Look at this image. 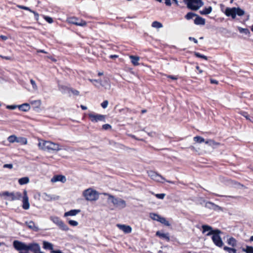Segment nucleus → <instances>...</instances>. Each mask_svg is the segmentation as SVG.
Returning <instances> with one entry per match:
<instances>
[{
    "mask_svg": "<svg viewBox=\"0 0 253 253\" xmlns=\"http://www.w3.org/2000/svg\"><path fill=\"white\" fill-rule=\"evenodd\" d=\"M13 246L15 249L18 251H37L39 249V245L37 243H30L27 245L18 240L13 241Z\"/></svg>",
    "mask_w": 253,
    "mask_h": 253,
    "instance_id": "nucleus-1",
    "label": "nucleus"
},
{
    "mask_svg": "<svg viewBox=\"0 0 253 253\" xmlns=\"http://www.w3.org/2000/svg\"><path fill=\"white\" fill-rule=\"evenodd\" d=\"M40 149L47 151H58L61 149L58 143H55L50 141L40 140L38 143Z\"/></svg>",
    "mask_w": 253,
    "mask_h": 253,
    "instance_id": "nucleus-2",
    "label": "nucleus"
},
{
    "mask_svg": "<svg viewBox=\"0 0 253 253\" xmlns=\"http://www.w3.org/2000/svg\"><path fill=\"white\" fill-rule=\"evenodd\" d=\"M103 194L108 196V200L111 201L115 207L120 209L126 207V203L125 200L121 198H116L114 196L107 193H104Z\"/></svg>",
    "mask_w": 253,
    "mask_h": 253,
    "instance_id": "nucleus-3",
    "label": "nucleus"
},
{
    "mask_svg": "<svg viewBox=\"0 0 253 253\" xmlns=\"http://www.w3.org/2000/svg\"><path fill=\"white\" fill-rule=\"evenodd\" d=\"M221 233V232L218 230L216 229L214 230V231H212L211 232H208L207 234V236H211L212 235L211 237L212 240L214 244L218 247H222L223 245V243L221 240V237L219 236V234Z\"/></svg>",
    "mask_w": 253,
    "mask_h": 253,
    "instance_id": "nucleus-4",
    "label": "nucleus"
},
{
    "mask_svg": "<svg viewBox=\"0 0 253 253\" xmlns=\"http://www.w3.org/2000/svg\"><path fill=\"white\" fill-rule=\"evenodd\" d=\"M83 196L87 201H95L98 198V194L95 190L88 188L83 192Z\"/></svg>",
    "mask_w": 253,
    "mask_h": 253,
    "instance_id": "nucleus-5",
    "label": "nucleus"
},
{
    "mask_svg": "<svg viewBox=\"0 0 253 253\" xmlns=\"http://www.w3.org/2000/svg\"><path fill=\"white\" fill-rule=\"evenodd\" d=\"M2 195L6 197L7 200L9 201L19 200L22 197V194L19 192H9L5 191L2 193Z\"/></svg>",
    "mask_w": 253,
    "mask_h": 253,
    "instance_id": "nucleus-6",
    "label": "nucleus"
},
{
    "mask_svg": "<svg viewBox=\"0 0 253 253\" xmlns=\"http://www.w3.org/2000/svg\"><path fill=\"white\" fill-rule=\"evenodd\" d=\"M88 116L90 120L92 123H97L98 122H105L106 116L104 115L97 114L94 112L89 113Z\"/></svg>",
    "mask_w": 253,
    "mask_h": 253,
    "instance_id": "nucleus-7",
    "label": "nucleus"
},
{
    "mask_svg": "<svg viewBox=\"0 0 253 253\" xmlns=\"http://www.w3.org/2000/svg\"><path fill=\"white\" fill-rule=\"evenodd\" d=\"M187 6L189 9L193 10H198L203 5L202 0H190L189 2H186Z\"/></svg>",
    "mask_w": 253,
    "mask_h": 253,
    "instance_id": "nucleus-8",
    "label": "nucleus"
},
{
    "mask_svg": "<svg viewBox=\"0 0 253 253\" xmlns=\"http://www.w3.org/2000/svg\"><path fill=\"white\" fill-rule=\"evenodd\" d=\"M50 220L55 224H56L60 229L63 231H68L69 228L64 222L57 216H51Z\"/></svg>",
    "mask_w": 253,
    "mask_h": 253,
    "instance_id": "nucleus-9",
    "label": "nucleus"
},
{
    "mask_svg": "<svg viewBox=\"0 0 253 253\" xmlns=\"http://www.w3.org/2000/svg\"><path fill=\"white\" fill-rule=\"evenodd\" d=\"M68 23L74 24L77 26L84 27L86 25V22L83 20H80L76 17H69L67 19Z\"/></svg>",
    "mask_w": 253,
    "mask_h": 253,
    "instance_id": "nucleus-10",
    "label": "nucleus"
},
{
    "mask_svg": "<svg viewBox=\"0 0 253 253\" xmlns=\"http://www.w3.org/2000/svg\"><path fill=\"white\" fill-rule=\"evenodd\" d=\"M22 198V208L24 210H28L30 208V204L29 202V198L27 195V192L26 190L23 191V195Z\"/></svg>",
    "mask_w": 253,
    "mask_h": 253,
    "instance_id": "nucleus-11",
    "label": "nucleus"
},
{
    "mask_svg": "<svg viewBox=\"0 0 253 253\" xmlns=\"http://www.w3.org/2000/svg\"><path fill=\"white\" fill-rule=\"evenodd\" d=\"M41 197H42V198L43 200H44L45 201H47V202L57 200L59 198V197L58 196H56L55 195L48 194L46 193H43L42 194Z\"/></svg>",
    "mask_w": 253,
    "mask_h": 253,
    "instance_id": "nucleus-12",
    "label": "nucleus"
},
{
    "mask_svg": "<svg viewBox=\"0 0 253 253\" xmlns=\"http://www.w3.org/2000/svg\"><path fill=\"white\" fill-rule=\"evenodd\" d=\"M148 175L153 180L163 182L161 180H165V178H164L162 176L159 174L157 172L154 171H149L148 172Z\"/></svg>",
    "mask_w": 253,
    "mask_h": 253,
    "instance_id": "nucleus-13",
    "label": "nucleus"
},
{
    "mask_svg": "<svg viewBox=\"0 0 253 253\" xmlns=\"http://www.w3.org/2000/svg\"><path fill=\"white\" fill-rule=\"evenodd\" d=\"M235 7L229 8L227 7L224 12L225 14L228 16H231L232 19H235L236 18V13H235Z\"/></svg>",
    "mask_w": 253,
    "mask_h": 253,
    "instance_id": "nucleus-14",
    "label": "nucleus"
},
{
    "mask_svg": "<svg viewBox=\"0 0 253 253\" xmlns=\"http://www.w3.org/2000/svg\"><path fill=\"white\" fill-rule=\"evenodd\" d=\"M51 182H55L57 181H60L62 183H64L66 181V179L65 176L62 175H54L51 179Z\"/></svg>",
    "mask_w": 253,
    "mask_h": 253,
    "instance_id": "nucleus-15",
    "label": "nucleus"
},
{
    "mask_svg": "<svg viewBox=\"0 0 253 253\" xmlns=\"http://www.w3.org/2000/svg\"><path fill=\"white\" fill-rule=\"evenodd\" d=\"M25 224L29 229H32L34 231L37 232L39 230V227L36 226L35 223L33 221H26L25 222Z\"/></svg>",
    "mask_w": 253,
    "mask_h": 253,
    "instance_id": "nucleus-16",
    "label": "nucleus"
},
{
    "mask_svg": "<svg viewBox=\"0 0 253 253\" xmlns=\"http://www.w3.org/2000/svg\"><path fill=\"white\" fill-rule=\"evenodd\" d=\"M206 207L215 211H218L221 209L220 207L211 202H208L206 203Z\"/></svg>",
    "mask_w": 253,
    "mask_h": 253,
    "instance_id": "nucleus-17",
    "label": "nucleus"
},
{
    "mask_svg": "<svg viewBox=\"0 0 253 253\" xmlns=\"http://www.w3.org/2000/svg\"><path fill=\"white\" fill-rule=\"evenodd\" d=\"M156 235L160 238L164 239L168 242L170 240L169 233H164L158 231L156 232Z\"/></svg>",
    "mask_w": 253,
    "mask_h": 253,
    "instance_id": "nucleus-18",
    "label": "nucleus"
},
{
    "mask_svg": "<svg viewBox=\"0 0 253 253\" xmlns=\"http://www.w3.org/2000/svg\"><path fill=\"white\" fill-rule=\"evenodd\" d=\"M81 212L80 210H72L64 213V216H75Z\"/></svg>",
    "mask_w": 253,
    "mask_h": 253,
    "instance_id": "nucleus-19",
    "label": "nucleus"
},
{
    "mask_svg": "<svg viewBox=\"0 0 253 253\" xmlns=\"http://www.w3.org/2000/svg\"><path fill=\"white\" fill-rule=\"evenodd\" d=\"M18 108L20 111L27 112L30 109V106L28 103H24L18 105Z\"/></svg>",
    "mask_w": 253,
    "mask_h": 253,
    "instance_id": "nucleus-20",
    "label": "nucleus"
},
{
    "mask_svg": "<svg viewBox=\"0 0 253 253\" xmlns=\"http://www.w3.org/2000/svg\"><path fill=\"white\" fill-rule=\"evenodd\" d=\"M196 18L194 20V23L196 25H204L205 24V20L201 17L196 16Z\"/></svg>",
    "mask_w": 253,
    "mask_h": 253,
    "instance_id": "nucleus-21",
    "label": "nucleus"
},
{
    "mask_svg": "<svg viewBox=\"0 0 253 253\" xmlns=\"http://www.w3.org/2000/svg\"><path fill=\"white\" fill-rule=\"evenodd\" d=\"M129 58L131 59V62L134 66H137L139 64L138 61L139 60V57L138 56L130 55Z\"/></svg>",
    "mask_w": 253,
    "mask_h": 253,
    "instance_id": "nucleus-22",
    "label": "nucleus"
},
{
    "mask_svg": "<svg viewBox=\"0 0 253 253\" xmlns=\"http://www.w3.org/2000/svg\"><path fill=\"white\" fill-rule=\"evenodd\" d=\"M118 226L125 233H129L131 231V228L129 226L125 225H119Z\"/></svg>",
    "mask_w": 253,
    "mask_h": 253,
    "instance_id": "nucleus-23",
    "label": "nucleus"
},
{
    "mask_svg": "<svg viewBox=\"0 0 253 253\" xmlns=\"http://www.w3.org/2000/svg\"><path fill=\"white\" fill-rule=\"evenodd\" d=\"M43 248L45 250H53V245L47 241H43Z\"/></svg>",
    "mask_w": 253,
    "mask_h": 253,
    "instance_id": "nucleus-24",
    "label": "nucleus"
},
{
    "mask_svg": "<svg viewBox=\"0 0 253 253\" xmlns=\"http://www.w3.org/2000/svg\"><path fill=\"white\" fill-rule=\"evenodd\" d=\"M227 242L229 245L233 247L237 245V240L232 237L228 239Z\"/></svg>",
    "mask_w": 253,
    "mask_h": 253,
    "instance_id": "nucleus-25",
    "label": "nucleus"
},
{
    "mask_svg": "<svg viewBox=\"0 0 253 253\" xmlns=\"http://www.w3.org/2000/svg\"><path fill=\"white\" fill-rule=\"evenodd\" d=\"M212 11V7L211 6H209L208 7H205L202 10L200 11V13L202 15H207L210 14Z\"/></svg>",
    "mask_w": 253,
    "mask_h": 253,
    "instance_id": "nucleus-26",
    "label": "nucleus"
},
{
    "mask_svg": "<svg viewBox=\"0 0 253 253\" xmlns=\"http://www.w3.org/2000/svg\"><path fill=\"white\" fill-rule=\"evenodd\" d=\"M202 228L203 229V233H205L207 231H209V232L214 231V230H213L211 226L208 225H203Z\"/></svg>",
    "mask_w": 253,
    "mask_h": 253,
    "instance_id": "nucleus-27",
    "label": "nucleus"
},
{
    "mask_svg": "<svg viewBox=\"0 0 253 253\" xmlns=\"http://www.w3.org/2000/svg\"><path fill=\"white\" fill-rule=\"evenodd\" d=\"M29 182V178L28 177H24L18 180V182L20 185L27 184Z\"/></svg>",
    "mask_w": 253,
    "mask_h": 253,
    "instance_id": "nucleus-28",
    "label": "nucleus"
},
{
    "mask_svg": "<svg viewBox=\"0 0 253 253\" xmlns=\"http://www.w3.org/2000/svg\"><path fill=\"white\" fill-rule=\"evenodd\" d=\"M16 142L22 145L26 144L27 143V139L25 137H19L17 138Z\"/></svg>",
    "mask_w": 253,
    "mask_h": 253,
    "instance_id": "nucleus-29",
    "label": "nucleus"
},
{
    "mask_svg": "<svg viewBox=\"0 0 253 253\" xmlns=\"http://www.w3.org/2000/svg\"><path fill=\"white\" fill-rule=\"evenodd\" d=\"M242 251L246 253H253V247L247 246L246 248H242Z\"/></svg>",
    "mask_w": 253,
    "mask_h": 253,
    "instance_id": "nucleus-30",
    "label": "nucleus"
},
{
    "mask_svg": "<svg viewBox=\"0 0 253 253\" xmlns=\"http://www.w3.org/2000/svg\"><path fill=\"white\" fill-rule=\"evenodd\" d=\"M236 15H237L239 16H242L245 14L244 10L241 9L240 7H235Z\"/></svg>",
    "mask_w": 253,
    "mask_h": 253,
    "instance_id": "nucleus-31",
    "label": "nucleus"
},
{
    "mask_svg": "<svg viewBox=\"0 0 253 253\" xmlns=\"http://www.w3.org/2000/svg\"><path fill=\"white\" fill-rule=\"evenodd\" d=\"M238 30L240 33H244L245 35H249V36L250 35V32L248 29L243 28L239 27Z\"/></svg>",
    "mask_w": 253,
    "mask_h": 253,
    "instance_id": "nucleus-32",
    "label": "nucleus"
},
{
    "mask_svg": "<svg viewBox=\"0 0 253 253\" xmlns=\"http://www.w3.org/2000/svg\"><path fill=\"white\" fill-rule=\"evenodd\" d=\"M223 250L228 253H236L237 250L234 248H232L230 247H228L227 246H224L223 247Z\"/></svg>",
    "mask_w": 253,
    "mask_h": 253,
    "instance_id": "nucleus-33",
    "label": "nucleus"
},
{
    "mask_svg": "<svg viewBox=\"0 0 253 253\" xmlns=\"http://www.w3.org/2000/svg\"><path fill=\"white\" fill-rule=\"evenodd\" d=\"M194 140L199 143H202L203 142H205V139L204 138L199 136H196L194 137L193 138Z\"/></svg>",
    "mask_w": 253,
    "mask_h": 253,
    "instance_id": "nucleus-34",
    "label": "nucleus"
},
{
    "mask_svg": "<svg viewBox=\"0 0 253 253\" xmlns=\"http://www.w3.org/2000/svg\"><path fill=\"white\" fill-rule=\"evenodd\" d=\"M17 138V137H16L15 135H12L9 136L7 138V140L10 143L16 142Z\"/></svg>",
    "mask_w": 253,
    "mask_h": 253,
    "instance_id": "nucleus-35",
    "label": "nucleus"
},
{
    "mask_svg": "<svg viewBox=\"0 0 253 253\" xmlns=\"http://www.w3.org/2000/svg\"><path fill=\"white\" fill-rule=\"evenodd\" d=\"M152 26L155 28H160L163 27V25L160 22L156 21L152 23Z\"/></svg>",
    "mask_w": 253,
    "mask_h": 253,
    "instance_id": "nucleus-36",
    "label": "nucleus"
},
{
    "mask_svg": "<svg viewBox=\"0 0 253 253\" xmlns=\"http://www.w3.org/2000/svg\"><path fill=\"white\" fill-rule=\"evenodd\" d=\"M150 217L154 220L158 221L160 216L155 213H151L150 214Z\"/></svg>",
    "mask_w": 253,
    "mask_h": 253,
    "instance_id": "nucleus-37",
    "label": "nucleus"
},
{
    "mask_svg": "<svg viewBox=\"0 0 253 253\" xmlns=\"http://www.w3.org/2000/svg\"><path fill=\"white\" fill-rule=\"evenodd\" d=\"M197 15L193 12H188L185 16V18L187 20L192 19L194 17L196 16Z\"/></svg>",
    "mask_w": 253,
    "mask_h": 253,
    "instance_id": "nucleus-38",
    "label": "nucleus"
},
{
    "mask_svg": "<svg viewBox=\"0 0 253 253\" xmlns=\"http://www.w3.org/2000/svg\"><path fill=\"white\" fill-rule=\"evenodd\" d=\"M161 223L164 224L166 225H169V222L167 221L165 218L160 216V219H159L158 221Z\"/></svg>",
    "mask_w": 253,
    "mask_h": 253,
    "instance_id": "nucleus-39",
    "label": "nucleus"
},
{
    "mask_svg": "<svg viewBox=\"0 0 253 253\" xmlns=\"http://www.w3.org/2000/svg\"><path fill=\"white\" fill-rule=\"evenodd\" d=\"M205 142L206 144L211 146L217 144V143L211 139L207 140V141H205Z\"/></svg>",
    "mask_w": 253,
    "mask_h": 253,
    "instance_id": "nucleus-40",
    "label": "nucleus"
},
{
    "mask_svg": "<svg viewBox=\"0 0 253 253\" xmlns=\"http://www.w3.org/2000/svg\"><path fill=\"white\" fill-rule=\"evenodd\" d=\"M194 54L197 57H199V58L204 59L205 60H207V57L206 56H205L204 55H202L199 52H195Z\"/></svg>",
    "mask_w": 253,
    "mask_h": 253,
    "instance_id": "nucleus-41",
    "label": "nucleus"
},
{
    "mask_svg": "<svg viewBox=\"0 0 253 253\" xmlns=\"http://www.w3.org/2000/svg\"><path fill=\"white\" fill-rule=\"evenodd\" d=\"M44 19L48 23H52L53 22L52 18L51 17L47 16H44Z\"/></svg>",
    "mask_w": 253,
    "mask_h": 253,
    "instance_id": "nucleus-42",
    "label": "nucleus"
},
{
    "mask_svg": "<svg viewBox=\"0 0 253 253\" xmlns=\"http://www.w3.org/2000/svg\"><path fill=\"white\" fill-rule=\"evenodd\" d=\"M30 83L32 85V87L34 90H37L38 89V86L36 84V83L35 81H34L33 79L30 80Z\"/></svg>",
    "mask_w": 253,
    "mask_h": 253,
    "instance_id": "nucleus-43",
    "label": "nucleus"
},
{
    "mask_svg": "<svg viewBox=\"0 0 253 253\" xmlns=\"http://www.w3.org/2000/svg\"><path fill=\"white\" fill-rule=\"evenodd\" d=\"M68 222L70 225L73 226H76L78 225V222L75 220H70Z\"/></svg>",
    "mask_w": 253,
    "mask_h": 253,
    "instance_id": "nucleus-44",
    "label": "nucleus"
},
{
    "mask_svg": "<svg viewBox=\"0 0 253 253\" xmlns=\"http://www.w3.org/2000/svg\"><path fill=\"white\" fill-rule=\"evenodd\" d=\"M165 194L161 193V194H155V196L158 199H163L165 197Z\"/></svg>",
    "mask_w": 253,
    "mask_h": 253,
    "instance_id": "nucleus-45",
    "label": "nucleus"
},
{
    "mask_svg": "<svg viewBox=\"0 0 253 253\" xmlns=\"http://www.w3.org/2000/svg\"><path fill=\"white\" fill-rule=\"evenodd\" d=\"M18 7L20 8V9H24V10H28L30 12H32L33 10L31 9L29 7H27V6H23V5H18Z\"/></svg>",
    "mask_w": 253,
    "mask_h": 253,
    "instance_id": "nucleus-46",
    "label": "nucleus"
},
{
    "mask_svg": "<svg viewBox=\"0 0 253 253\" xmlns=\"http://www.w3.org/2000/svg\"><path fill=\"white\" fill-rule=\"evenodd\" d=\"M108 105V101L107 100L104 101L101 104V106L103 109L107 108Z\"/></svg>",
    "mask_w": 253,
    "mask_h": 253,
    "instance_id": "nucleus-47",
    "label": "nucleus"
},
{
    "mask_svg": "<svg viewBox=\"0 0 253 253\" xmlns=\"http://www.w3.org/2000/svg\"><path fill=\"white\" fill-rule=\"evenodd\" d=\"M18 105H7L6 108L10 110H14L18 108Z\"/></svg>",
    "mask_w": 253,
    "mask_h": 253,
    "instance_id": "nucleus-48",
    "label": "nucleus"
},
{
    "mask_svg": "<svg viewBox=\"0 0 253 253\" xmlns=\"http://www.w3.org/2000/svg\"><path fill=\"white\" fill-rule=\"evenodd\" d=\"M34 14L35 19L36 21H38L39 18V14L36 11L32 10L31 12Z\"/></svg>",
    "mask_w": 253,
    "mask_h": 253,
    "instance_id": "nucleus-49",
    "label": "nucleus"
},
{
    "mask_svg": "<svg viewBox=\"0 0 253 253\" xmlns=\"http://www.w3.org/2000/svg\"><path fill=\"white\" fill-rule=\"evenodd\" d=\"M111 128V126L109 124H105L102 126V128L104 130H107Z\"/></svg>",
    "mask_w": 253,
    "mask_h": 253,
    "instance_id": "nucleus-50",
    "label": "nucleus"
},
{
    "mask_svg": "<svg viewBox=\"0 0 253 253\" xmlns=\"http://www.w3.org/2000/svg\"><path fill=\"white\" fill-rule=\"evenodd\" d=\"M242 115H243L244 117H245L247 120H250V121H251V122H253V120H252L250 119V116H249V115H248L247 113H246V112H243V113H242Z\"/></svg>",
    "mask_w": 253,
    "mask_h": 253,
    "instance_id": "nucleus-51",
    "label": "nucleus"
},
{
    "mask_svg": "<svg viewBox=\"0 0 253 253\" xmlns=\"http://www.w3.org/2000/svg\"><path fill=\"white\" fill-rule=\"evenodd\" d=\"M12 167L13 165L12 164H5L3 165V168H4L12 169Z\"/></svg>",
    "mask_w": 253,
    "mask_h": 253,
    "instance_id": "nucleus-52",
    "label": "nucleus"
},
{
    "mask_svg": "<svg viewBox=\"0 0 253 253\" xmlns=\"http://www.w3.org/2000/svg\"><path fill=\"white\" fill-rule=\"evenodd\" d=\"M189 40L190 41H193L195 43H198V41L197 39H196L195 38H193V37H190L189 38Z\"/></svg>",
    "mask_w": 253,
    "mask_h": 253,
    "instance_id": "nucleus-53",
    "label": "nucleus"
},
{
    "mask_svg": "<svg viewBox=\"0 0 253 253\" xmlns=\"http://www.w3.org/2000/svg\"><path fill=\"white\" fill-rule=\"evenodd\" d=\"M165 4L167 6H170L171 5V3L170 0H165Z\"/></svg>",
    "mask_w": 253,
    "mask_h": 253,
    "instance_id": "nucleus-54",
    "label": "nucleus"
},
{
    "mask_svg": "<svg viewBox=\"0 0 253 253\" xmlns=\"http://www.w3.org/2000/svg\"><path fill=\"white\" fill-rule=\"evenodd\" d=\"M168 78H170L173 80H176L177 79V78L176 76H172V75H169L168 76Z\"/></svg>",
    "mask_w": 253,
    "mask_h": 253,
    "instance_id": "nucleus-55",
    "label": "nucleus"
},
{
    "mask_svg": "<svg viewBox=\"0 0 253 253\" xmlns=\"http://www.w3.org/2000/svg\"><path fill=\"white\" fill-rule=\"evenodd\" d=\"M7 39H8V38L5 36H3V35L0 36V39H1L2 41H6V40H7Z\"/></svg>",
    "mask_w": 253,
    "mask_h": 253,
    "instance_id": "nucleus-56",
    "label": "nucleus"
},
{
    "mask_svg": "<svg viewBox=\"0 0 253 253\" xmlns=\"http://www.w3.org/2000/svg\"><path fill=\"white\" fill-rule=\"evenodd\" d=\"M210 82L212 84H218V81L215 80H214V79H211Z\"/></svg>",
    "mask_w": 253,
    "mask_h": 253,
    "instance_id": "nucleus-57",
    "label": "nucleus"
},
{
    "mask_svg": "<svg viewBox=\"0 0 253 253\" xmlns=\"http://www.w3.org/2000/svg\"><path fill=\"white\" fill-rule=\"evenodd\" d=\"M0 57L3 59H6V60H10L11 59V57L9 56H3L1 55H0Z\"/></svg>",
    "mask_w": 253,
    "mask_h": 253,
    "instance_id": "nucleus-58",
    "label": "nucleus"
},
{
    "mask_svg": "<svg viewBox=\"0 0 253 253\" xmlns=\"http://www.w3.org/2000/svg\"><path fill=\"white\" fill-rule=\"evenodd\" d=\"M32 252H33L34 253H44L42 251H41V248H40V246H39V250L38 251H32Z\"/></svg>",
    "mask_w": 253,
    "mask_h": 253,
    "instance_id": "nucleus-59",
    "label": "nucleus"
},
{
    "mask_svg": "<svg viewBox=\"0 0 253 253\" xmlns=\"http://www.w3.org/2000/svg\"><path fill=\"white\" fill-rule=\"evenodd\" d=\"M89 81L91 83H94V82L100 83L101 82L100 81H98L97 80L89 79Z\"/></svg>",
    "mask_w": 253,
    "mask_h": 253,
    "instance_id": "nucleus-60",
    "label": "nucleus"
},
{
    "mask_svg": "<svg viewBox=\"0 0 253 253\" xmlns=\"http://www.w3.org/2000/svg\"><path fill=\"white\" fill-rule=\"evenodd\" d=\"M72 92L74 94L78 95L79 94V91L77 90H72Z\"/></svg>",
    "mask_w": 253,
    "mask_h": 253,
    "instance_id": "nucleus-61",
    "label": "nucleus"
},
{
    "mask_svg": "<svg viewBox=\"0 0 253 253\" xmlns=\"http://www.w3.org/2000/svg\"><path fill=\"white\" fill-rule=\"evenodd\" d=\"M38 52H41V53H46V52H45L44 50H42V49H40V50H38Z\"/></svg>",
    "mask_w": 253,
    "mask_h": 253,
    "instance_id": "nucleus-62",
    "label": "nucleus"
},
{
    "mask_svg": "<svg viewBox=\"0 0 253 253\" xmlns=\"http://www.w3.org/2000/svg\"><path fill=\"white\" fill-rule=\"evenodd\" d=\"M81 107L84 110H85L87 109V107L86 106L82 105L81 106Z\"/></svg>",
    "mask_w": 253,
    "mask_h": 253,
    "instance_id": "nucleus-63",
    "label": "nucleus"
},
{
    "mask_svg": "<svg viewBox=\"0 0 253 253\" xmlns=\"http://www.w3.org/2000/svg\"><path fill=\"white\" fill-rule=\"evenodd\" d=\"M118 57V56L116 55H112L110 56L111 58H115Z\"/></svg>",
    "mask_w": 253,
    "mask_h": 253,
    "instance_id": "nucleus-64",
    "label": "nucleus"
}]
</instances>
